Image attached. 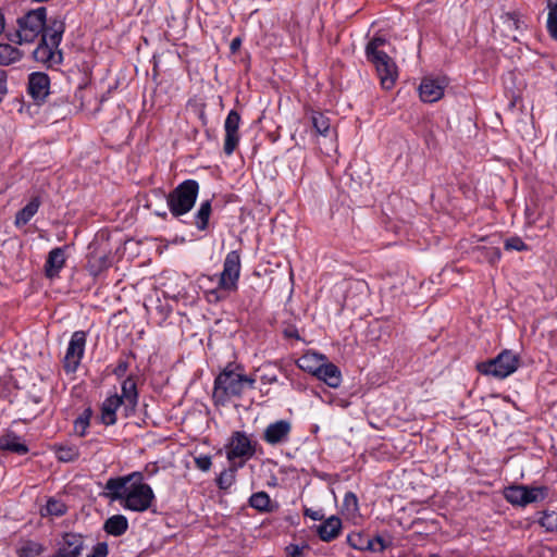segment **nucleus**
I'll use <instances>...</instances> for the list:
<instances>
[{"mask_svg":"<svg viewBox=\"0 0 557 557\" xmlns=\"http://www.w3.org/2000/svg\"><path fill=\"white\" fill-rule=\"evenodd\" d=\"M239 367L228 363L215 377L213 399L215 404L225 405L232 398H240L246 389H253L256 379L238 372Z\"/></svg>","mask_w":557,"mask_h":557,"instance_id":"1","label":"nucleus"},{"mask_svg":"<svg viewBox=\"0 0 557 557\" xmlns=\"http://www.w3.org/2000/svg\"><path fill=\"white\" fill-rule=\"evenodd\" d=\"M64 29L65 25L63 21L54 18L49 22L40 44L33 52L35 61L48 67H53L62 63L63 53L59 49V46L62 41Z\"/></svg>","mask_w":557,"mask_h":557,"instance_id":"2","label":"nucleus"},{"mask_svg":"<svg viewBox=\"0 0 557 557\" xmlns=\"http://www.w3.org/2000/svg\"><path fill=\"white\" fill-rule=\"evenodd\" d=\"M386 40L382 37H374L366 47V55L373 64L384 89H391L397 79V65L394 60L382 49Z\"/></svg>","mask_w":557,"mask_h":557,"instance_id":"3","label":"nucleus"},{"mask_svg":"<svg viewBox=\"0 0 557 557\" xmlns=\"http://www.w3.org/2000/svg\"><path fill=\"white\" fill-rule=\"evenodd\" d=\"M47 9L40 7L28 11L17 20L18 28L9 39L15 44H30L47 29Z\"/></svg>","mask_w":557,"mask_h":557,"instance_id":"4","label":"nucleus"},{"mask_svg":"<svg viewBox=\"0 0 557 557\" xmlns=\"http://www.w3.org/2000/svg\"><path fill=\"white\" fill-rule=\"evenodd\" d=\"M199 194V183L186 180L180 183L166 197L171 214L175 218L188 213L195 206Z\"/></svg>","mask_w":557,"mask_h":557,"instance_id":"5","label":"nucleus"},{"mask_svg":"<svg viewBox=\"0 0 557 557\" xmlns=\"http://www.w3.org/2000/svg\"><path fill=\"white\" fill-rule=\"evenodd\" d=\"M519 362L517 354L505 349L494 359L478 363L476 369L481 374L503 380L517 371Z\"/></svg>","mask_w":557,"mask_h":557,"instance_id":"6","label":"nucleus"},{"mask_svg":"<svg viewBox=\"0 0 557 557\" xmlns=\"http://www.w3.org/2000/svg\"><path fill=\"white\" fill-rule=\"evenodd\" d=\"M549 495L547 486L510 485L504 490L505 499L512 506L525 507L540 503Z\"/></svg>","mask_w":557,"mask_h":557,"instance_id":"7","label":"nucleus"},{"mask_svg":"<svg viewBox=\"0 0 557 557\" xmlns=\"http://www.w3.org/2000/svg\"><path fill=\"white\" fill-rule=\"evenodd\" d=\"M258 442L244 431H234L225 445L228 461L236 459L249 460L256 454Z\"/></svg>","mask_w":557,"mask_h":557,"instance_id":"8","label":"nucleus"},{"mask_svg":"<svg viewBox=\"0 0 557 557\" xmlns=\"http://www.w3.org/2000/svg\"><path fill=\"white\" fill-rule=\"evenodd\" d=\"M156 496L149 484L129 485L121 506L131 511L144 512L148 510Z\"/></svg>","mask_w":557,"mask_h":557,"instance_id":"9","label":"nucleus"},{"mask_svg":"<svg viewBox=\"0 0 557 557\" xmlns=\"http://www.w3.org/2000/svg\"><path fill=\"white\" fill-rule=\"evenodd\" d=\"M86 342V332L75 331L72 334L63 358V369L67 374L75 373L77 371L85 354Z\"/></svg>","mask_w":557,"mask_h":557,"instance_id":"10","label":"nucleus"},{"mask_svg":"<svg viewBox=\"0 0 557 557\" xmlns=\"http://www.w3.org/2000/svg\"><path fill=\"white\" fill-rule=\"evenodd\" d=\"M240 255L237 250L230 251L223 262V271L219 278V288L224 292H234L238 287L240 275Z\"/></svg>","mask_w":557,"mask_h":557,"instance_id":"11","label":"nucleus"},{"mask_svg":"<svg viewBox=\"0 0 557 557\" xmlns=\"http://www.w3.org/2000/svg\"><path fill=\"white\" fill-rule=\"evenodd\" d=\"M292 423L288 420H277L267 425L263 431V441L271 446L285 445L289 442Z\"/></svg>","mask_w":557,"mask_h":557,"instance_id":"12","label":"nucleus"},{"mask_svg":"<svg viewBox=\"0 0 557 557\" xmlns=\"http://www.w3.org/2000/svg\"><path fill=\"white\" fill-rule=\"evenodd\" d=\"M138 397L139 395L135 379L133 376H127L121 384V395H119V398L124 404L125 417H129L135 413Z\"/></svg>","mask_w":557,"mask_h":557,"instance_id":"13","label":"nucleus"},{"mask_svg":"<svg viewBox=\"0 0 557 557\" xmlns=\"http://www.w3.org/2000/svg\"><path fill=\"white\" fill-rule=\"evenodd\" d=\"M445 79L424 77L420 84V98L424 102H435L444 96Z\"/></svg>","mask_w":557,"mask_h":557,"instance_id":"14","label":"nucleus"},{"mask_svg":"<svg viewBox=\"0 0 557 557\" xmlns=\"http://www.w3.org/2000/svg\"><path fill=\"white\" fill-rule=\"evenodd\" d=\"M84 549V537L77 533H64L53 557H81Z\"/></svg>","mask_w":557,"mask_h":557,"instance_id":"15","label":"nucleus"},{"mask_svg":"<svg viewBox=\"0 0 557 557\" xmlns=\"http://www.w3.org/2000/svg\"><path fill=\"white\" fill-rule=\"evenodd\" d=\"M50 78L46 73L34 72L28 77V94L37 101H44L49 95Z\"/></svg>","mask_w":557,"mask_h":557,"instance_id":"16","label":"nucleus"},{"mask_svg":"<svg viewBox=\"0 0 557 557\" xmlns=\"http://www.w3.org/2000/svg\"><path fill=\"white\" fill-rule=\"evenodd\" d=\"M121 407L124 408V404L119 398L117 393L106 397L101 404L100 422L107 426L114 425L117 421L116 411Z\"/></svg>","mask_w":557,"mask_h":557,"instance_id":"17","label":"nucleus"},{"mask_svg":"<svg viewBox=\"0 0 557 557\" xmlns=\"http://www.w3.org/2000/svg\"><path fill=\"white\" fill-rule=\"evenodd\" d=\"M65 248L66 247H55L49 251L45 263V274L47 277L53 278L58 276L63 269L66 260Z\"/></svg>","mask_w":557,"mask_h":557,"instance_id":"18","label":"nucleus"},{"mask_svg":"<svg viewBox=\"0 0 557 557\" xmlns=\"http://www.w3.org/2000/svg\"><path fill=\"white\" fill-rule=\"evenodd\" d=\"M128 487L129 485H127V480L124 479V476L110 478L106 482L103 495L121 504L124 500Z\"/></svg>","mask_w":557,"mask_h":557,"instance_id":"19","label":"nucleus"},{"mask_svg":"<svg viewBox=\"0 0 557 557\" xmlns=\"http://www.w3.org/2000/svg\"><path fill=\"white\" fill-rule=\"evenodd\" d=\"M342 531V520L336 516L325 519L318 528L317 534L323 542L335 540Z\"/></svg>","mask_w":557,"mask_h":557,"instance_id":"20","label":"nucleus"},{"mask_svg":"<svg viewBox=\"0 0 557 557\" xmlns=\"http://www.w3.org/2000/svg\"><path fill=\"white\" fill-rule=\"evenodd\" d=\"M315 377L323 381L331 388H337L342 383V372L339 368L332 362L323 361Z\"/></svg>","mask_w":557,"mask_h":557,"instance_id":"21","label":"nucleus"},{"mask_svg":"<svg viewBox=\"0 0 557 557\" xmlns=\"http://www.w3.org/2000/svg\"><path fill=\"white\" fill-rule=\"evenodd\" d=\"M323 361H326V357L324 355L308 351L297 359L296 366L300 370L315 376Z\"/></svg>","mask_w":557,"mask_h":557,"instance_id":"22","label":"nucleus"},{"mask_svg":"<svg viewBox=\"0 0 557 557\" xmlns=\"http://www.w3.org/2000/svg\"><path fill=\"white\" fill-rule=\"evenodd\" d=\"M0 449L24 456L28 453V446L22 438L13 432H9L0 437Z\"/></svg>","mask_w":557,"mask_h":557,"instance_id":"23","label":"nucleus"},{"mask_svg":"<svg viewBox=\"0 0 557 557\" xmlns=\"http://www.w3.org/2000/svg\"><path fill=\"white\" fill-rule=\"evenodd\" d=\"M46 547L34 540H21L15 547L16 557H38L45 552Z\"/></svg>","mask_w":557,"mask_h":557,"instance_id":"24","label":"nucleus"},{"mask_svg":"<svg viewBox=\"0 0 557 557\" xmlns=\"http://www.w3.org/2000/svg\"><path fill=\"white\" fill-rule=\"evenodd\" d=\"M40 205V198L38 196L33 197L24 208L17 211L14 222L15 226L20 227L26 225L37 213Z\"/></svg>","mask_w":557,"mask_h":557,"instance_id":"25","label":"nucleus"},{"mask_svg":"<svg viewBox=\"0 0 557 557\" xmlns=\"http://www.w3.org/2000/svg\"><path fill=\"white\" fill-rule=\"evenodd\" d=\"M128 529V520L123 515H114L104 522L103 530L113 536L123 535Z\"/></svg>","mask_w":557,"mask_h":557,"instance_id":"26","label":"nucleus"},{"mask_svg":"<svg viewBox=\"0 0 557 557\" xmlns=\"http://www.w3.org/2000/svg\"><path fill=\"white\" fill-rule=\"evenodd\" d=\"M23 58V52L10 45L0 42V65L9 66L13 63L18 62Z\"/></svg>","mask_w":557,"mask_h":557,"instance_id":"27","label":"nucleus"},{"mask_svg":"<svg viewBox=\"0 0 557 557\" xmlns=\"http://www.w3.org/2000/svg\"><path fill=\"white\" fill-rule=\"evenodd\" d=\"M53 451L61 462H72L79 457L78 447L72 444H55L53 445Z\"/></svg>","mask_w":557,"mask_h":557,"instance_id":"28","label":"nucleus"},{"mask_svg":"<svg viewBox=\"0 0 557 557\" xmlns=\"http://www.w3.org/2000/svg\"><path fill=\"white\" fill-rule=\"evenodd\" d=\"M212 212L211 200H205L200 203L199 209L194 215L193 224L198 231H206L209 225V219Z\"/></svg>","mask_w":557,"mask_h":557,"instance_id":"29","label":"nucleus"},{"mask_svg":"<svg viewBox=\"0 0 557 557\" xmlns=\"http://www.w3.org/2000/svg\"><path fill=\"white\" fill-rule=\"evenodd\" d=\"M94 411L91 407L85 408L74 420L73 429L77 436L84 437L87 435V430L90 425Z\"/></svg>","mask_w":557,"mask_h":557,"instance_id":"30","label":"nucleus"},{"mask_svg":"<svg viewBox=\"0 0 557 557\" xmlns=\"http://www.w3.org/2000/svg\"><path fill=\"white\" fill-rule=\"evenodd\" d=\"M547 21L546 28L549 36L557 40V0H547Z\"/></svg>","mask_w":557,"mask_h":557,"instance_id":"31","label":"nucleus"},{"mask_svg":"<svg viewBox=\"0 0 557 557\" xmlns=\"http://www.w3.org/2000/svg\"><path fill=\"white\" fill-rule=\"evenodd\" d=\"M249 506L260 512H271V499L267 492H257L249 497Z\"/></svg>","mask_w":557,"mask_h":557,"instance_id":"32","label":"nucleus"},{"mask_svg":"<svg viewBox=\"0 0 557 557\" xmlns=\"http://www.w3.org/2000/svg\"><path fill=\"white\" fill-rule=\"evenodd\" d=\"M240 116L237 111L231 110L225 119V139H237Z\"/></svg>","mask_w":557,"mask_h":557,"instance_id":"33","label":"nucleus"},{"mask_svg":"<svg viewBox=\"0 0 557 557\" xmlns=\"http://www.w3.org/2000/svg\"><path fill=\"white\" fill-rule=\"evenodd\" d=\"M109 258L107 255L91 253L88 257L87 268L90 274L98 275L102 270L108 268Z\"/></svg>","mask_w":557,"mask_h":557,"instance_id":"34","label":"nucleus"},{"mask_svg":"<svg viewBox=\"0 0 557 557\" xmlns=\"http://www.w3.org/2000/svg\"><path fill=\"white\" fill-rule=\"evenodd\" d=\"M347 543L350 547L359 550L375 552L376 547L373 546V541H367V537L361 533H354L347 536Z\"/></svg>","mask_w":557,"mask_h":557,"instance_id":"35","label":"nucleus"},{"mask_svg":"<svg viewBox=\"0 0 557 557\" xmlns=\"http://www.w3.org/2000/svg\"><path fill=\"white\" fill-rule=\"evenodd\" d=\"M311 119L313 127L315 128L318 135L323 137L330 136L331 122L326 115L319 112H314Z\"/></svg>","mask_w":557,"mask_h":557,"instance_id":"36","label":"nucleus"},{"mask_svg":"<svg viewBox=\"0 0 557 557\" xmlns=\"http://www.w3.org/2000/svg\"><path fill=\"white\" fill-rule=\"evenodd\" d=\"M66 512V506L62 500L49 498L44 510L42 516L61 517Z\"/></svg>","mask_w":557,"mask_h":557,"instance_id":"37","label":"nucleus"},{"mask_svg":"<svg viewBox=\"0 0 557 557\" xmlns=\"http://www.w3.org/2000/svg\"><path fill=\"white\" fill-rule=\"evenodd\" d=\"M235 469H225L216 478V485L220 490H228L235 482Z\"/></svg>","mask_w":557,"mask_h":557,"instance_id":"38","label":"nucleus"},{"mask_svg":"<svg viewBox=\"0 0 557 557\" xmlns=\"http://www.w3.org/2000/svg\"><path fill=\"white\" fill-rule=\"evenodd\" d=\"M504 247L506 250L525 251L528 245L518 236L509 237L505 240Z\"/></svg>","mask_w":557,"mask_h":557,"instance_id":"39","label":"nucleus"},{"mask_svg":"<svg viewBox=\"0 0 557 557\" xmlns=\"http://www.w3.org/2000/svg\"><path fill=\"white\" fill-rule=\"evenodd\" d=\"M343 507L346 511L355 513L358 510V498L352 492H347L343 499Z\"/></svg>","mask_w":557,"mask_h":557,"instance_id":"40","label":"nucleus"},{"mask_svg":"<svg viewBox=\"0 0 557 557\" xmlns=\"http://www.w3.org/2000/svg\"><path fill=\"white\" fill-rule=\"evenodd\" d=\"M194 460L196 467L203 472L209 471L212 466L211 457L208 455L197 456Z\"/></svg>","mask_w":557,"mask_h":557,"instance_id":"41","label":"nucleus"},{"mask_svg":"<svg viewBox=\"0 0 557 557\" xmlns=\"http://www.w3.org/2000/svg\"><path fill=\"white\" fill-rule=\"evenodd\" d=\"M307 547V545L289 544L286 546L285 553L287 557H305L304 549Z\"/></svg>","mask_w":557,"mask_h":557,"instance_id":"42","label":"nucleus"},{"mask_svg":"<svg viewBox=\"0 0 557 557\" xmlns=\"http://www.w3.org/2000/svg\"><path fill=\"white\" fill-rule=\"evenodd\" d=\"M124 479L127 480V485L145 484L144 483L145 475L140 471H135V472H132V473H129L127 475H124Z\"/></svg>","mask_w":557,"mask_h":557,"instance_id":"43","label":"nucleus"},{"mask_svg":"<svg viewBox=\"0 0 557 557\" xmlns=\"http://www.w3.org/2000/svg\"><path fill=\"white\" fill-rule=\"evenodd\" d=\"M128 370V362L124 359H120L117 361V364L115 366V368L113 369L112 373L116 376V377H123L124 374L126 373V371Z\"/></svg>","mask_w":557,"mask_h":557,"instance_id":"44","label":"nucleus"},{"mask_svg":"<svg viewBox=\"0 0 557 557\" xmlns=\"http://www.w3.org/2000/svg\"><path fill=\"white\" fill-rule=\"evenodd\" d=\"M8 92V74L5 71L0 70V102Z\"/></svg>","mask_w":557,"mask_h":557,"instance_id":"45","label":"nucleus"},{"mask_svg":"<svg viewBox=\"0 0 557 557\" xmlns=\"http://www.w3.org/2000/svg\"><path fill=\"white\" fill-rule=\"evenodd\" d=\"M108 554V545L106 543H98L90 555L87 557H106Z\"/></svg>","mask_w":557,"mask_h":557,"instance_id":"46","label":"nucleus"},{"mask_svg":"<svg viewBox=\"0 0 557 557\" xmlns=\"http://www.w3.org/2000/svg\"><path fill=\"white\" fill-rule=\"evenodd\" d=\"M304 515L314 521H320L324 518L322 510H314L312 508H306Z\"/></svg>","mask_w":557,"mask_h":557,"instance_id":"47","label":"nucleus"},{"mask_svg":"<svg viewBox=\"0 0 557 557\" xmlns=\"http://www.w3.org/2000/svg\"><path fill=\"white\" fill-rule=\"evenodd\" d=\"M158 471H159V467L157 466V463L151 462L145 467L143 473H144L145 478L150 479V478L154 476L158 473Z\"/></svg>","mask_w":557,"mask_h":557,"instance_id":"48","label":"nucleus"},{"mask_svg":"<svg viewBox=\"0 0 557 557\" xmlns=\"http://www.w3.org/2000/svg\"><path fill=\"white\" fill-rule=\"evenodd\" d=\"M367 541H373V546L376 547L375 552H383L386 548V544L384 543V540L380 535L373 539L367 537Z\"/></svg>","mask_w":557,"mask_h":557,"instance_id":"49","label":"nucleus"},{"mask_svg":"<svg viewBox=\"0 0 557 557\" xmlns=\"http://www.w3.org/2000/svg\"><path fill=\"white\" fill-rule=\"evenodd\" d=\"M260 381L263 384H274L277 382V375L275 373H263L260 376Z\"/></svg>","mask_w":557,"mask_h":557,"instance_id":"50","label":"nucleus"},{"mask_svg":"<svg viewBox=\"0 0 557 557\" xmlns=\"http://www.w3.org/2000/svg\"><path fill=\"white\" fill-rule=\"evenodd\" d=\"M238 141H225L223 151L230 157L237 149Z\"/></svg>","mask_w":557,"mask_h":557,"instance_id":"51","label":"nucleus"},{"mask_svg":"<svg viewBox=\"0 0 557 557\" xmlns=\"http://www.w3.org/2000/svg\"><path fill=\"white\" fill-rule=\"evenodd\" d=\"M221 289L218 287L216 289H212L210 292L207 293V298L209 301H218L221 299L220 295H219V292Z\"/></svg>","mask_w":557,"mask_h":557,"instance_id":"52","label":"nucleus"},{"mask_svg":"<svg viewBox=\"0 0 557 557\" xmlns=\"http://www.w3.org/2000/svg\"><path fill=\"white\" fill-rule=\"evenodd\" d=\"M231 462H232V465L228 469H235V473H236L239 468L244 467L246 461H244V459H240L239 462H236V460H233Z\"/></svg>","mask_w":557,"mask_h":557,"instance_id":"53","label":"nucleus"},{"mask_svg":"<svg viewBox=\"0 0 557 557\" xmlns=\"http://www.w3.org/2000/svg\"><path fill=\"white\" fill-rule=\"evenodd\" d=\"M5 28V18L4 14L0 11V35L3 33Z\"/></svg>","mask_w":557,"mask_h":557,"instance_id":"54","label":"nucleus"},{"mask_svg":"<svg viewBox=\"0 0 557 557\" xmlns=\"http://www.w3.org/2000/svg\"><path fill=\"white\" fill-rule=\"evenodd\" d=\"M240 45V40L238 38L233 39L231 44L232 50H235Z\"/></svg>","mask_w":557,"mask_h":557,"instance_id":"55","label":"nucleus"},{"mask_svg":"<svg viewBox=\"0 0 557 557\" xmlns=\"http://www.w3.org/2000/svg\"><path fill=\"white\" fill-rule=\"evenodd\" d=\"M325 144H329L330 148L332 149H335L336 150V141H333V140H330V141H324Z\"/></svg>","mask_w":557,"mask_h":557,"instance_id":"56","label":"nucleus"},{"mask_svg":"<svg viewBox=\"0 0 557 557\" xmlns=\"http://www.w3.org/2000/svg\"><path fill=\"white\" fill-rule=\"evenodd\" d=\"M428 557H441L440 554H430Z\"/></svg>","mask_w":557,"mask_h":557,"instance_id":"57","label":"nucleus"},{"mask_svg":"<svg viewBox=\"0 0 557 557\" xmlns=\"http://www.w3.org/2000/svg\"><path fill=\"white\" fill-rule=\"evenodd\" d=\"M158 214L161 215V216H165L166 212L160 211V213H158Z\"/></svg>","mask_w":557,"mask_h":557,"instance_id":"58","label":"nucleus"},{"mask_svg":"<svg viewBox=\"0 0 557 557\" xmlns=\"http://www.w3.org/2000/svg\"><path fill=\"white\" fill-rule=\"evenodd\" d=\"M158 214L161 215V216H165L166 212L160 211V213H158Z\"/></svg>","mask_w":557,"mask_h":557,"instance_id":"59","label":"nucleus"},{"mask_svg":"<svg viewBox=\"0 0 557 557\" xmlns=\"http://www.w3.org/2000/svg\"><path fill=\"white\" fill-rule=\"evenodd\" d=\"M441 557H453V556H450V555H441ZM457 557H459V556H457Z\"/></svg>","mask_w":557,"mask_h":557,"instance_id":"60","label":"nucleus"}]
</instances>
